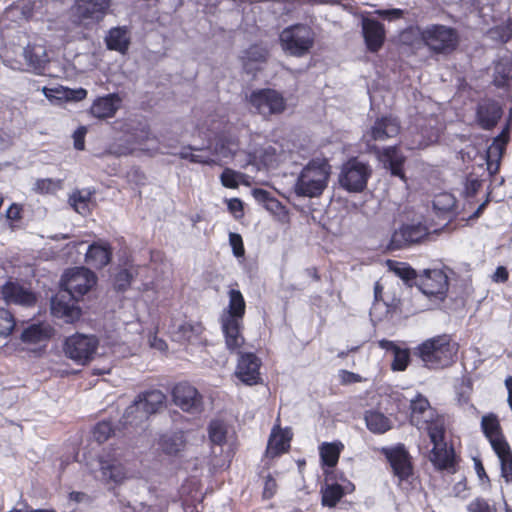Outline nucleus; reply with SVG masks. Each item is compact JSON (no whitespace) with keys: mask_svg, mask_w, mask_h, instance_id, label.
<instances>
[{"mask_svg":"<svg viewBox=\"0 0 512 512\" xmlns=\"http://www.w3.org/2000/svg\"><path fill=\"white\" fill-rule=\"evenodd\" d=\"M459 351V344L449 334L426 339L414 349L417 356L429 369H444L452 366Z\"/></svg>","mask_w":512,"mask_h":512,"instance_id":"obj_1","label":"nucleus"},{"mask_svg":"<svg viewBox=\"0 0 512 512\" xmlns=\"http://www.w3.org/2000/svg\"><path fill=\"white\" fill-rule=\"evenodd\" d=\"M331 165L326 158L311 159L299 173L294 184V192L299 197L316 198L328 186Z\"/></svg>","mask_w":512,"mask_h":512,"instance_id":"obj_2","label":"nucleus"},{"mask_svg":"<svg viewBox=\"0 0 512 512\" xmlns=\"http://www.w3.org/2000/svg\"><path fill=\"white\" fill-rule=\"evenodd\" d=\"M419 36L431 55L449 56L460 45L457 29L444 24L427 25L420 30Z\"/></svg>","mask_w":512,"mask_h":512,"instance_id":"obj_3","label":"nucleus"},{"mask_svg":"<svg viewBox=\"0 0 512 512\" xmlns=\"http://www.w3.org/2000/svg\"><path fill=\"white\" fill-rule=\"evenodd\" d=\"M247 103L251 112L260 115L264 120L281 115L287 109V100L283 93L274 88L253 90L247 96Z\"/></svg>","mask_w":512,"mask_h":512,"instance_id":"obj_4","label":"nucleus"},{"mask_svg":"<svg viewBox=\"0 0 512 512\" xmlns=\"http://www.w3.org/2000/svg\"><path fill=\"white\" fill-rule=\"evenodd\" d=\"M372 167L358 157H350L340 168L338 182L342 189L349 193H361L367 188L372 176Z\"/></svg>","mask_w":512,"mask_h":512,"instance_id":"obj_5","label":"nucleus"},{"mask_svg":"<svg viewBox=\"0 0 512 512\" xmlns=\"http://www.w3.org/2000/svg\"><path fill=\"white\" fill-rule=\"evenodd\" d=\"M445 434V427L436 425L432 428L430 435H428L433 444L429 460L436 470L454 474L458 470V459L454 447L452 445L448 446L445 441Z\"/></svg>","mask_w":512,"mask_h":512,"instance_id":"obj_6","label":"nucleus"},{"mask_svg":"<svg viewBox=\"0 0 512 512\" xmlns=\"http://www.w3.org/2000/svg\"><path fill=\"white\" fill-rule=\"evenodd\" d=\"M282 48L292 56L301 57L307 54L314 45L312 29L303 24L285 28L280 34Z\"/></svg>","mask_w":512,"mask_h":512,"instance_id":"obj_7","label":"nucleus"},{"mask_svg":"<svg viewBox=\"0 0 512 512\" xmlns=\"http://www.w3.org/2000/svg\"><path fill=\"white\" fill-rule=\"evenodd\" d=\"M409 420L419 430H426L428 435L436 425L445 427L443 417L431 407L428 399L421 393H418L410 402Z\"/></svg>","mask_w":512,"mask_h":512,"instance_id":"obj_8","label":"nucleus"},{"mask_svg":"<svg viewBox=\"0 0 512 512\" xmlns=\"http://www.w3.org/2000/svg\"><path fill=\"white\" fill-rule=\"evenodd\" d=\"M97 283L94 272L85 267H75L67 270L61 279L60 288L80 300Z\"/></svg>","mask_w":512,"mask_h":512,"instance_id":"obj_9","label":"nucleus"},{"mask_svg":"<svg viewBox=\"0 0 512 512\" xmlns=\"http://www.w3.org/2000/svg\"><path fill=\"white\" fill-rule=\"evenodd\" d=\"M381 453L389 463L392 473L399 483L407 481L413 476L412 456L404 444L399 443L393 447H383Z\"/></svg>","mask_w":512,"mask_h":512,"instance_id":"obj_10","label":"nucleus"},{"mask_svg":"<svg viewBox=\"0 0 512 512\" xmlns=\"http://www.w3.org/2000/svg\"><path fill=\"white\" fill-rule=\"evenodd\" d=\"M98 344V339L95 336L76 333L66 338L64 352L76 363L85 365L93 359Z\"/></svg>","mask_w":512,"mask_h":512,"instance_id":"obj_11","label":"nucleus"},{"mask_svg":"<svg viewBox=\"0 0 512 512\" xmlns=\"http://www.w3.org/2000/svg\"><path fill=\"white\" fill-rule=\"evenodd\" d=\"M151 137L149 126L139 123L137 126L131 127L125 136L119 139V142L111 144L108 152L116 157L131 155L138 146L145 144Z\"/></svg>","mask_w":512,"mask_h":512,"instance_id":"obj_12","label":"nucleus"},{"mask_svg":"<svg viewBox=\"0 0 512 512\" xmlns=\"http://www.w3.org/2000/svg\"><path fill=\"white\" fill-rule=\"evenodd\" d=\"M110 5L111 0H76L71 10L79 24L88 26L101 22Z\"/></svg>","mask_w":512,"mask_h":512,"instance_id":"obj_13","label":"nucleus"},{"mask_svg":"<svg viewBox=\"0 0 512 512\" xmlns=\"http://www.w3.org/2000/svg\"><path fill=\"white\" fill-rule=\"evenodd\" d=\"M171 395L174 404L185 412L199 413L203 409L202 395L187 381L175 384Z\"/></svg>","mask_w":512,"mask_h":512,"instance_id":"obj_14","label":"nucleus"},{"mask_svg":"<svg viewBox=\"0 0 512 512\" xmlns=\"http://www.w3.org/2000/svg\"><path fill=\"white\" fill-rule=\"evenodd\" d=\"M418 287L430 299L443 301L449 290V279L441 269L426 270L419 279Z\"/></svg>","mask_w":512,"mask_h":512,"instance_id":"obj_15","label":"nucleus"},{"mask_svg":"<svg viewBox=\"0 0 512 512\" xmlns=\"http://www.w3.org/2000/svg\"><path fill=\"white\" fill-rule=\"evenodd\" d=\"M1 296L7 304H15L22 307H34L37 303V294L25 287L18 280L9 279L1 286Z\"/></svg>","mask_w":512,"mask_h":512,"instance_id":"obj_16","label":"nucleus"},{"mask_svg":"<svg viewBox=\"0 0 512 512\" xmlns=\"http://www.w3.org/2000/svg\"><path fill=\"white\" fill-rule=\"evenodd\" d=\"M78 301L69 292L60 288L51 298V313L67 323H73L81 317V309L77 305Z\"/></svg>","mask_w":512,"mask_h":512,"instance_id":"obj_17","label":"nucleus"},{"mask_svg":"<svg viewBox=\"0 0 512 512\" xmlns=\"http://www.w3.org/2000/svg\"><path fill=\"white\" fill-rule=\"evenodd\" d=\"M261 359L253 352L239 353L236 365V377L247 386H254L261 383L260 368Z\"/></svg>","mask_w":512,"mask_h":512,"instance_id":"obj_18","label":"nucleus"},{"mask_svg":"<svg viewBox=\"0 0 512 512\" xmlns=\"http://www.w3.org/2000/svg\"><path fill=\"white\" fill-rule=\"evenodd\" d=\"M429 235L428 228L421 224H403L392 234L390 246L393 249H402L412 244L420 243Z\"/></svg>","mask_w":512,"mask_h":512,"instance_id":"obj_19","label":"nucleus"},{"mask_svg":"<svg viewBox=\"0 0 512 512\" xmlns=\"http://www.w3.org/2000/svg\"><path fill=\"white\" fill-rule=\"evenodd\" d=\"M401 130L400 122L392 116H382L377 118L370 130L367 132V145L370 149H376L370 143L372 141H385L396 137Z\"/></svg>","mask_w":512,"mask_h":512,"instance_id":"obj_20","label":"nucleus"},{"mask_svg":"<svg viewBox=\"0 0 512 512\" xmlns=\"http://www.w3.org/2000/svg\"><path fill=\"white\" fill-rule=\"evenodd\" d=\"M98 463L101 479L105 483L121 484L127 478V469L115 454L100 455Z\"/></svg>","mask_w":512,"mask_h":512,"instance_id":"obj_21","label":"nucleus"},{"mask_svg":"<svg viewBox=\"0 0 512 512\" xmlns=\"http://www.w3.org/2000/svg\"><path fill=\"white\" fill-rule=\"evenodd\" d=\"M503 115L501 105L493 99H484L476 107V121L483 130H492Z\"/></svg>","mask_w":512,"mask_h":512,"instance_id":"obj_22","label":"nucleus"},{"mask_svg":"<svg viewBox=\"0 0 512 512\" xmlns=\"http://www.w3.org/2000/svg\"><path fill=\"white\" fill-rule=\"evenodd\" d=\"M362 33L366 48L371 53H377L384 45L386 30L383 23L371 18L362 20Z\"/></svg>","mask_w":512,"mask_h":512,"instance_id":"obj_23","label":"nucleus"},{"mask_svg":"<svg viewBox=\"0 0 512 512\" xmlns=\"http://www.w3.org/2000/svg\"><path fill=\"white\" fill-rule=\"evenodd\" d=\"M378 158L382 162L385 169H387L392 176L398 177L406 181L404 165L406 163V156L401 152L398 146H388L382 150H377Z\"/></svg>","mask_w":512,"mask_h":512,"instance_id":"obj_24","label":"nucleus"},{"mask_svg":"<svg viewBox=\"0 0 512 512\" xmlns=\"http://www.w3.org/2000/svg\"><path fill=\"white\" fill-rule=\"evenodd\" d=\"M292 433L289 428L282 429L275 425L270 433L265 455L271 459L279 457L290 450Z\"/></svg>","mask_w":512,"mask_h":512,"instance_id":"obj_25","label":"nucleus"},{"mask_svg":"<svg viewBox=\"0 0 512 512\" xmlns=\"http://www.w3.org/2000/svg\"><path fill=\"white\" fill-rule=\"evenodd\" d=\"M23 56L29 71L36 75L45 74V70L50 63V59L44 45L29 43L24 48Z\"/></svg>","mask_w":512,"mask_h":512,"instance_id":"obj_26","label":"nucleus"},{"mask_svg":"<svg viewBox=\"0 0 512 512\" xmlns=\"http://www.w3.org/2000/svg\"><path fill=\"white\" fill-rule=\"evenodd\" d=\"M224 336L226 348L230 352H238L245 343L243 335L244 322L231 320H219Z\"/></svg>","mask_w":512,"mask_h":512,"instance_id":"obj_27","label":"nucleus"},{"mask_svg":"<svg viewBox=\"0 0 512 512\" xmlns=\"http://www.w3.org/2000/svg\"><path fill=\"white\" fill-rule=\"evenodd\" d=\"M122 103V99L117 93H110L105 96L97 97L91 107L90 114L98 119H108L115 116Z\"/></svg>","mask_w":512,"mask_h":512,"instance_id":"obj_28","label":"nucleus"},{"mask_svg":"<svg viewBox=\"0 0 512 512\" xmlns=\"http://www.w3.org/2000/svg\"><path fill=\"white\" fill-rule=\"evenodd\" d=\"M144 410L141 412V419H149L150 415L157 413L165 404L166 396L158 389H151L141 392L134 400Z\"/></svg>","mask_w":512,"mask_h":512,"instance_id":"obj_29","label":"nucleus"},{"mask_svg":"<svg viewBox=\"0 0 512 512\" xmlns=\"http://www.w3.org/2000/svg\"><path fill=\"white\" fill-rule=\"evenodd\" d=\"M112 256L113 249L108 242H93L85 254V261L95 269H102L111 262Z\"/></svg>","mask_w":512,"mask_h":512,"instance_id":"obj_30","label":"nucleus"},{"mask_svg":"<svg viewBox=\"0 0 512 512\" xmlns=\"http://www.w3.org/2000/svg\"><path fill=\"white\" fill-rule=\"evenodd\" d=\"M354 490L355 486L350 481L344 486L338 483L326 484L321 489V504L324 507L334 508L346 494Z\"/></svg>","mask_w":512,"mask_h":512,"instance_id":"obj_31","label":"nucleus"},{"mask_svg":"<svg viewBox=\"0 0 512 512\" xmlns=\"http://www.w3.org/2000/svg\"><path fill=\"white\" fill-rule=\"evenodd\" d=\"M481 430L492 448L495 447V443L504 444L507 442L499 418L494 413H488L482 417Z\"/></svg>","mask_w":512,"mask_h":512,"instance_id":"obj_32","label":"nucleus"},{"mask_svg":"<svg viewBox=\"0 0 512 512\" xmlns=\"http://www.w3.org/2000/svg\"><path fill=\"white\" fill-rule=\"evenodd\" d=\"M229 302L227 308L223 311L219 320L243 321L246 313V302L243 294L238 289L228 291Z\"/></svg>","mask_w":512,"mask_h":512,"instance_id":"obj_33","label":"nucleus"},{"mask_svg":"<svg viewBox=\"0 0 512 512\" xmlns=\"http://www.w3.org/2000/svg\"><path fill=\"white\" fill-rule=\"evenodd\" d=\"M239 147V139L230 132L223 131L216 135L213 154L222 158L235 156Z\"/></svg>","mask_w":512,"mask_h":512,"instance_id":"obj_34","label":"nucleus"},{"mask_svg":"<svg viewBox=\"0 0 512 512\" xmlns=\"http://www.w3.org/2000/svg\"><path fill=\"white\" fill-rule=\"evenodd\" d=\"M130 43L128 30L125 27L111 28L105 37L107 49L121 54L127 53Z\"/></svg>","mask_w":512,"mask_h":512,"instance_id":"obj_35","label":"nucleus"},{"mask_svg":"<svg viewBox=\"0 0 512 512\" xmlns=\"http://www.w3.org/2000/svg\"><path fill=\"white\" fill-rule=\"evenodd\" d=\"M492 83L500 89L510 86L512 83V57L500 58L495 63Z\"/></svg>","mask_w":512,"mask_h":512,"instance_id":"obj_36","label":"nucleus"},{"mask_svg":"<svg viewBox=\"0 0 512 512\" xmlns=\"http://www.w3.org/2000/svg\"><path fill=\"white\" fill-rule=\"evenodd\" d=\"M344 450L341 441L323 442L319 445V455L322 467L334 468Z\"/></svg>","mask_w":512,"mask_h":512,"instance_id":"obj_37","label":"nucleus"},{"mask_svg":"<svg viewBox=\"0 0 512 512\" xmlns=\"http://www.w3.org/2000/svg\"><path fill=\"white\" fill-rule=\"evenodd\" d=\"M495 444L492 449L500 460L501 477L507 484L512 483V449L508 442Z\"/></svg>","mask_w":512,"mask_h":512,"instance_id":"obj_38","label":"nucleus"},{"mask_svg":"<svg viewBox=\"0 0 512 512\" xmlns=\"http://www.w3.org/2000/svg\"><path fill=\"white\" fill-rule=\"evenodd\" d=\"M138 268L132 263H127L125 267L119 268L113 277V287L118 292H125L130 287L136 276Z\"/></svg>","mask_w":512,"mask_h":512,"instance_id":"obj_39","label":"nucleus"},{"mask_svg":"<svg viewBox=\"0 0 512 512\" xmlns=\"http://www.w3.org/2000/svg\"><path fill=\"white\" fill-rule=\"evenodd\" d=\"M52 336L51 328L42 324H32L25 328L20 336L24 343L39 344L47 342Z\"/></svg>","mask_w":512,"mask_h":512,"instance_id":"obj_40","label":"nucleus"},{"mask_svg":"<svg viewBox=\"0 0 512 512\" xmlns=\"http://www.w3.org/2000/svg\"><path fill=\"white\" fill-rule=\"evenodd\" d=\"M365 422L367 429L374 434H384L392 428L390 419L379 411H367Z\"/></svg>","mask_w":512,"mask_h":512,"instance_id":"obj_41","label":"nucleus"},{"mask_svg":"<svg viewBox=\"0 0 512 512\" xmlns=\"http://www.w3.org/2000/svg\"><path fill=\"white\" fill-rule=\"evenodd\" d=\"M506 147L507 143L498 142L496 139H494L491 145L488 147L486 152V162L487 170L490 175H495L498 173L500 162Z\"/></svg>","mask_w":512,"mask_h":512,"instance_id":"obj_42","label":"nucleus"},{"mask_svg":"<svg viewBox=\"0 0 512 512\" xmlns=\"http://www.w3.org/2000/svg\"><path fill=\"white\" fill-rule=\"evenodd\" d=\"M185 445L186 440L181 432L173 433L171 435L165 434L159 439V446L167 455H176L184 449Z\"/></svg>","mask_w":512,"mask_h":512,"instance_id":"obj_43","label":"nucleus"},{"mask_svg":"<svg viewBox=\"0 0 512 512\" xmlns=\"http://www.w3.org/2000/svg\"><path fill=\"white\" fill-rule=\"evenodd\" d=\"M204 330L205 327L201 322L186 321L178 327L177 334L183 342L191 343L199 339Z\"/></svg>","mask_w":512,"mask_h":512,"instance_id":"obj_44","label":"nucleus"},{"mask_svg":"<svg viewBox=\"0 0 512 512\" xmlns=\"http://www.w3.org/2000/svg\"><path fill=\"white\" fill-rule=\"evenodd\" d=\"M93 193L87 190H75L69 197V203L76 212L86 215L90 212Z\"/></svg>","mask_w":512,"mask_h":512,"instance_id":"obj_45","label":"nucleus"},{"mask_svg":"<svg viewBox=\"0 0 512 512\" xmlns=\"http://www.w3.org/2000/svg\"><path fill=\"white\" fill-rule=\"evenodd\" d=\"M144 410L140 407V405L133 401L131 405H129L121 420L120 423L123 426V428L128 429L129 427H138L145 423L148 419H141L138 417L140 416L141 412Z\"/></svg>","mask_w":512,"mask_h":512,"instance_id":"obj_46","label":"nucleus"},{"mask_svg":"<svg viewBox=\"0 0 512 512\" xmlns=\"http://www.w3.org/2000/svg\"><path fill=\"white\" fill-rule=\"evenodd\" d=\"M209 439L214 445L222 446L226 443L227 429L223 422L211 421L208 427Z\"/></svg>","mask_w":512,"mask_h":512,"instance_id":"obj_47","label":"nucleus"},{"mask_svg":"<svg viewBox=\"0 0 512 512\" xmlns=\"http://www.w3.org/2000/svg\"><path fill=\"white\" fill-rule=\"evenodd\" d=\"M199 150H201V149L189 145L187 147H183L178 155L181 159L188 160L191 163H199V164H205V165H209V166L216 164V161L208 156H203L200 154L192 153V151H199Z\"/></svg>","mask_w":512,"mask_h":512,"instance_id":"obj_48","label":"nucleus"},{"mask_svg":"<svg viewBox=\"0 0 512 512\" xmlns=\"http://www.w3.org/2000/svg\"><path fill=\"white\" fill-rule=\"evenodd\" d=\"M115 430L112 425V422L110 421H100L98 422L92 430L93 439L99 443L102 444L106 442L113 434Z\"/></svg>","mask_w":512,"mask_h":512,"instance_id":"obj_49","label":"nucleus"},{"mask_svg":"<svg viewBox=\"0 0 512 512\" xmlns=\"http://www.w3.org/2000/svg\"><path fill=\"white\" fill-rule=\"evenodd\" d=\"M410 363V351L406 348L398 347L393 352L391 369L393 371H405Z\"/></svg>","mask_w":512,"mask_h":512,"instance_id":"obj_50","label":"nucleus"},{"mask_svg":"<svg viewBox=\"0 0 512 512\" xmlns=\"http://www.w3.org/2000/svg\"><path fill=\"white\" fill-rule=\"evenodd\" d=\"M16 326L14 315L5 308H0V336H9Z\"/></svg>","mask_w":512,"mask_h":512,"instance_id":"obj_51","label":"nucleus"},{"mask_svg":"<svg viewBox=\"0 0 512 512\" xmlns=\"http://www.w3.org/2000/svg\"><path fill=\"white\" fill-rule=\"evenodd\" d=\"M267 57L268 51L265 48L259 45H252L245 50L243 59L248 62L263 63L267 60Z\"/></svg>","mask_w":512,"mask_h":512,"instance_id":"obj_52","label":"nucleus"},{"mask_svg":"<svg viewBox=\"0 0 512 512\" xmlns=\"http://www.w3.org/2000/svg\"><path fill=\"white\" fill-rule=\"evenodd\" d=\"M492 32L502 43H507L512 40V18H508L500 25L495 26Z\"/></svg>","mask_w":512,"mask_h":512,"instance_id":"obj_53","label":"nucleus"},{"mask_svg":"<svg viewBox=\"0 0 512 512\" xmlns=\"http://www.w3.org/2000/svg\"><path fill=\"white\" fill-rule=\"evenodd\" d=\"M468 512H497L494 504L483 497H476L466 507Z\"/></svg>","mask_w":512,"mask_h":512,"instance_id":"obj_54","label":"nucleus"},{"mask_svg":"<svg viewBox=\"0 0 512 512\" xmlns=\"http://www.w3.org/2000/svg\"><path fill=\"white\" fill-rule=\"evenodd\" d=\"M390 268L398 275L401 279L409 281L416 277L415 270L407 265L406 263L389 261Z\"/></svg>","mask_w":512,"mask_h":512,"instance_id":"obj_55","label":"nucleus"},{"mask_svg":"<svg viewBox=\"0 0 512 512\" xmlns=\"http://www.w3.org/2000/svg\"><path fill=\"white\" fill-rule=\"evenodd\" d=\"M241 176L239 172L231 168H225L221 173L220 180L224 187L229 189H236L239 186L238 179Z\"/></svg>","mask_w":512,"mask_h":512,"instance_id":"obj_56","label":"nucleus"},{"mask_svg":"<svg viewBox=\"0 0 512 512\" xmlns=\"http://www.w3.org/2000/svg\"><path fill=\"white\" fill-rule=\"evenodd\" d=\"M58 188V184L50 178L37 179L34 184V191L39 194L53 193Z\"/></svg>","mask_w":512,"mask_h":512,"instance_id":"obj_57","label":"nucleus"},{"mask_svg":"<svg viewBox=\"0 0 512 512\" xmlns=\"http://www.w3.org/2000/svg\"><path fill=\"white\" fill-rule=\"evenodd\" d=\"M433 206L438 210L450 211L455 206V199L451 194L444 193L436 196Z\"/></svg>","mask_w":512,"mask_h":512,"instance_id":"obj_58","label":"nucleus"},{"mask_svg":"<svg viewBox=\"0 0 512 512\" xmlns=\"http://www.w3.org/2000/svg\"><path fill=\"white\" fill-rule=\"evenodd\" d=\"M474 468H475L476 474L478 476L480 485L484 489L491 488L490 478H489L488 474L485 471V468H484V465H483L481 459L474 458Z\"/></svg>","mask_w":512,"mask_h":512,"instance_id":"obj_59","label":"nucleus"},{"mask_svg":"<svg viewBox=\"0 0 512 512\" xmlns=\"http://www.w3.org/2000/svg\"><path fill=\"white\" fill-rule=\"evenodd\" d=\"M277 489H278V484H277L275 478L271 474H268L264 481L262 498L264 500H269V499L273 498L275 496V494L277 493Z\"/></svg>","mask_w":512,"mask_h":512,"instance_id":"obj_60","label":"nucleus"},{"mask_svg":"<svg viewBox=\"0 0 512 512\" xmlns=\"http://www.w3.org/2000/svg\"><path fill=\"white\" fill-rule=\"evenodd\" d=\"M229 243L232 247L234 256L242 257L245 254V248L243 244L242 236L238 233H230Z\"/></svg>","mask_w":512,"mask_h":512,"instance_id":"obj_61","label":"nucleus"},{"mask_svg":"<svg viewBox=\"0 0 512 512\" xmlns=\"http://www.w3.org/2000/svg\"><path fill=\"white\" fill-rule=\"evenodd\" d=\"M379 17L384 20L393 21L403 18L404 10L400 8H392V9H381L376 10L375 12Z\"/></svg>","mask_w":512,"mask_h":512,"instance_id":"obj_62","label":"nucleus"},{"mask_svg":"<svg viewBox=\"0 0 512 512\" xmlns=\"http://www.w3.org/2000/svg\"><path fill=\"white\" fill-rule=\"evenodd\" d=\"M338 377H339L341 385H349V384L359 383L362 381L361 375L351 372V371H348V370H345V369H342L339 371Z\"/></svg>","mask_w":512,"mask_h":512,"instance_id":"obj_63","label":"nucleus"},{"mask_svg":"<svg viewBox=\"0 0 512 512\" xmlns=\"http://www.w3.org/2000/svg\"><path fill=\"white\" fill-rule=\"evenodd\" d=\"M87 129L84 126L79 127L73 134L74 148L76 150H84L85 148V135Z\"/></svg>","mask_w":512,"mask_h":512,"instance_id":"obj_64","label":"nucleus"}]
</instances>
